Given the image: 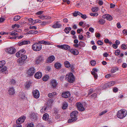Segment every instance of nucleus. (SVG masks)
I'll list each match as a JSON object with an SVG mask.
<instances>
[{"label":"nucleus","mask_w":127,"mask_h":127,"mask_svg":"<svg viewBox=\"0 0 127 127\" xmlns=\"http://www.w3.org/2000/svg\"><path fill=\"white\" fill-rule=\"evenodd\" d=\"M10 82L11 84H14L16 83L14 79H12L10 81Z\"/></svg>","instance_id":"obj_53"},{"label":"nucleus","mask_w":127,"mask_h":127,"mask_svg":"<svg viewBox=\"0 0 127 127\" xmlns=\"http://www.w3.org/2000/svg\"><path fill=\"white\" fill-rule=\"evenodd\" d=\"M55 116V118L56 119H58L60 117V115L59 114H57L56 116Z\"/></svg>","instance_id":"obj_62"},{"label":"nucleus","mask_w":127,"mask_h":127,"mask_svg":"<svg viewBox=\"0 0 127 127\" xmlns=\"http://www.w3.org/2000/svg\"><path fill=\"white\" fill-rule=\"evenodd\" d=\"M121 48L124 50H125L127 49V47L126 45L123 44L122 45Z\"/></svg>","instance_id":"obj_54"},{"label":"nucleus","mask_w":127,"mask_h":127,"mask_svg":"<svg viewBox=\"0 0 127 127\" xmlns=\"http://www.w3.org/2000/svg\"><path fill=\"white\" fill-rule=\"evenodd\" d=\"M49 115L47 113H45L43 115L42 119L43 120L46 121L49 119Z\"/></svg>","instance_id":"obj_26"},{"label":"nucleus","mask_w":127,"mask_h":127,"mask_svg":"<svg viewBox=\"0 0 127 127\" xmlns=\"http://www.w3.org/2000/svg\"><path fill=\"white\" fill-rule=\"evenodd\" d=\"M49 76L47 75H45L43 78V80L45 81H47L49 78Z\"/></svg>","instance_id":"obj_37"},{"label":"nucleus","mask_w":127,"mask_h":127,"mask_svg":"<svg viewBox=\"0 0 127 127\" xmlns=\"http://www.w3.org/2000/svg\"><path fill=\"white\" fill-rule=\"evenodd\" d=\"M81 13L79 12L75 11L73 13V15L74 17L77 16L78 15L80 16H81Z\"/></svg>","instance_id":"obj_31"},{"label":"nucleus","mask_w":127,"mask_h":127,"mask_svg":"<svg viewBox=\"0 0 127 127\" xmlns=\"http://www.w3.org/2000/svg\"><path fill=\"white\" fill-rule=\"evenodd\" d=\"M17 31L14 30L11 32L9 33V34L11 35H15L18 34V33H17Z\"/></svg>","instance_id":"obj_36"},{"label":"nucleus","mask_w":127,"mask_h":127,"mask_svg":"<svg viewBox=\"0 0 127 127\" xmlns=\"http://www.w3.org/2000/svg\"><path fill=\"white\" fill-rule=\"evenodd\" d=\"M27 58V56L26 55H24L19 58L17 60V61L20 65H22L25 62V60Z\"/></svg>","instance_id":"obj_4"},{"label":"nucleus","mask_w":127,"mask_h":127,"mask_svg":"<svg viewBox=\"0 0 127 127\" xmlns=\"http://www.w3.org/2000/svg\"><path fill=\"white\" fill-rule=\"evenodd\" d=\"M127 112L125 109H122L118 111L117 116L120 119H122L127 115Z\"/></svg>","instance_id":"obj_1"},{"label":"nucleus","mask_w":127,"mask_h":127,"mask_svg":"<svg viewBox=\"0 0 127 127\" xmlns=\"http://www.w3.org/2000/svg\"><path fill=\"white\" fill-rule=\"evenodd\" d=\"M54 100L52 99H50L48 101V103L49 104H51L53 102Z\"/></svg>","instance_id":"obj_58"},{"label":"nucleus","mask_w":127,"mask_h":127,"mask_svg":"<svg viewBox=\"0 0 127 127\" xmlns=\"http://www.w3.org/2000/svg\"><path fill=\"white\" fill-rule=\"evenodd\" d=\"M57 47L66 50H69L70 48L69 46L66 44L57 45Z\"/></svg>","instance_id":"obj_6"},{"label":"nucleus","mask_w":127,"mask_h":127,"mask_svg":"<svg viewBox=\"0 0 127 127\" xmlns=\"http://www.w3.org/2000/svg\"><path fill=\"white\" fill-rule=\"evenodd\" d=\"M98 71L97 69L94 68L93 69L92 71L91 72L92 74L94 75L95 79H97V76L96 72Z\"/></svg>","instance_id":"obj_12"},{"label":"nucleus","mask_w":127,"mask_h":127,"mask_svg":"<svg viewBox=\"0 0 127 127\" xmlns=\"http://www.w3.org/2000/svg\"><path fill=\"white\" fill-rule=\"evenodd\" d=\"M45 45H51V43L48 42V41H45L44 44Z\"/></svg>","instance_id":"obj_61"},{"label":"nucleus","mask_w":127,"mask_h":127,"mask_svg":"<svg viewBox=\"0 0 127 127\" xmlns=\"http://www.w3.org/2000/svg\"><path fill=\"white\" fill-rule=\"evenodd\" d=\"M66 79L70 83H72L75 81V78L73 74L71 73L67 74L66 76Z\"/></svg>","instance_id":"obj_2"},{"label":"nucleus","mask_w":127,"mask_h":127,"mask_svg":"<svg viewBox=\"0 0 127 127\" xmlns=\"http://www.w3.org/2000/svg\"><path fill=\"white\" fill-rule=\"evenodd\" d=\"M31 43L30 41L27 40H24L18 43V44L19 46H21L24 45H26L28 44H30Z\"/></svg>","instance_id":"obj_18"},{"label":"nucleus","mask_w":127,"mask_h":127,"mask_svg":"<svg viewBox=\"0 0 127 127\" xmlns=\"http://www.w3.org/2000/svg\"><path fill=\"white\" fill-rule=\"evenodd\" d=\"M26 119V117L25 116H23L19 118L16 121L17 124H21Z\"/></svg>","instance_id":"obj_11"},{"label":"nucleus","mask_w":127,"mask_h":127,"mask_svg":"<svg viewBox=\"0 0 127 127\" xmlns=\"http://www.w3.org/2000/svg\"><path fill=\"white\" fill-rule=\"evenodd\" d=\"M35 71V69L33 67H32L28 70L27 73L28 76H31L33 75Z\"/></svg>","instance_id":"obj_8"},{"label":"nucleus","mask_w":127,"mask_h":127,"mask_svg":"<svg viewBox=\"0 0 127 127\" xmlns=\"http://www.w3.org/2000/svg\"><path fill=\"white\" fill-rule=\"evenodd\" d=\"M77 120V118H71V119H69L68 120V123H71V122H73L76 121Z\"/></svg>","instance_id":"obj_34"},{"label":"nucleus","mask_w":127,"mask_h":127,"mask_svg":"<svg viewBox=\"0 0 127 127\" xmlns=\"http://www.w3.org/2000/svg\"><path fill=\"white\" fill-rule=\"evenodd\" d=\"M79 44H80L81 46L82 47H84L85 46V43L82 41H80L79 42Z\"/></svg>","instance_id":"obj_56"},{"label":"nucleus","mask_w":127,"mask_h":127,"mask_svg":"<svg viewBox=\"0 0 127 127\" xmlns=\"http://www.w3.org/2000/svg\"><path fill=\"white\" fill-rule=\"evenodd\" d=\"M19 51L21 56L24 54L25 53V51L24 49H21Z\"/></svg>","instance_id":"obj_39"},{"label":"nucleus","mask_w":127,"mask_h":127,"mask_svg":"<svg viewBox=\"0 0 127 127\" xmlns=\"http://www.w3.org/2000/svg\"><path fill=\"white\" fill-rule=\"evenodd\" d=\"M70 95V93L68 92H64L62 94V96L64 98H67L69 97Z\"/></svg>","instance_id":"obj_15"},{"label":"nucleus","mask_w":127,"mask_h":127,"mask_svg":"<svg viewBox=\"0 0 127 127\" xmlns=\"http://www.w3.org/2000/svg\"><path fill=\"white\" fill-rule=\"evenodd\" d=\"M48 22H46L45 21H43L41 23V25H42L44 26L46 25L47 24H48Z\"/></svg>","instance_id":"obj_59"},{"label":"nucleus","mask_w":127,"mask_h":127,"mask_svg":"<svg viewBox=\"0 0 127 127\" xmlns=\"http://www.w3.org/2000/svg\"><path fill=\"white\" fill-rule=\"evenodd\" d=\"M62 25L60 24L58 22H57L54 25H53L52 27L54 28H60L61 27Z\"/></svg>","instance_id":"obj_22"},{"label":"nucleus","mask_w":127,"mask_h":127,"mask_svg":"<svg viewBox=\"0 0 127 127\" xmlns=\"http://www.w3.org/2000/svg\"><path fill=\"white\" fill-rule=\"evenodd\" d=\"M119 69L117 67H114L111 69V73H113L118 71Z\"/></svg>","instance_id":"obj_28"},{"label":"nucleus","mask_w":127,"mask_h":127,"mask_svg":"<svg viewBox=\"0 0 127 127\" xmlns=\"http://www.w3.org/2000/svg\"><path fill=\"white\" fill-rule=\"evenodd\" d=\"M12 27L13 28H14L15 27L18 28L20 27V25L18 24H15L14 25H12Z\"/></svg>","instance_id":"obj_51"},{"label":"nucleus","mask_w":127,"mask_h":127,"mask_svg":"<svg viewBox=\"0 0 127 127\" xmlns=\"http://www.w3.org/2000/svg\"><path fill=\"white\" fill-rule=\"evenodd\" d=\"M98 3V4L100 5H102L103 4V2L101 0H99Z\"/></svg>","instance_id":"obj_63"},{"label":"nucleus","mask_w":127,"mask_h":127,"mask_svg":"<svg viewBox=\"0 0 127 127\" xmlns=\"http://www.w3.org/2000/svg\"><path fill=\"white\" fill-rule=\"evenodd\" d=\"M5 52L8 54H13L16 52V49L13 47H11L6 48L5 50Z\"/></svg>","instance_id":"obj_5"},{"label":"nucleus","mask_w":127,"mask_h":127,"mask_svg":"<svg viewBox=\"0 0 127 127\" xmlns=\"http://www.w3.org/2000/svg\"><path fill=\"white\" fill-rule=\"evenodd\" d=\"M91 65L92 66H94L96 64V62L94 60H92L91 61Z\"/></svg>","instance_id":"obj_52"},{"label":"nucleus","mask_w":127,"mask_h":127,"mask_svg":"<svg viewBox=\"0 0 127 127\" xmlns=\"http://www.w3.org/2000/svg\"><path fill=\"white\" fill-rule=\"evenodd\" d=\"M98 8L97 7L93 8L92 9V11L93 12H96L98 11Z\"/></svg>","instance_id":"obj_47"},{"label":"nucleus","mask_w":127,"mask_h":127,"mask_svg":"<svg viewBox=\"0 0 127 127\" xmlns=\"http://www.w3.org/2000/svg\"><path fill=\"white\" fill-rule=\"evenodd\" d=\"M105 20L102 19H100L98 21V23L100 24L103 25L105 23Z\"/></svg>","instance_id":"obj_38"},{"label":"nucleus","mask_w":127,"mask_h":127,"mask_svg":"<svg viewBox=\"0 0 127 127\" xmlns=\"http://www.w3.org/2000/svg\"><path fill=\"white\" fill-rule=\"evenodd\" d=\"M37 114L34 112H31L30 114L31 118L34 120H36L37 118Z\"/></svg>","instance_id":"obj_19"},{"label":"nucleus","mask_w":127,"mask_h":127,"mask_svg":"<svg viewBox=\"0 0 127 127\" xmlns=\"http://www.w3.org/2000/svg\"><path fill=\"white\" fill-rule=\"evenodd\" d=\"M57 95V94L55 92H54L52 93H49L48 94V96L50 98L54 97Z\"/></svg>","instance_id":"obj_25"},{"label":"nucleus","mask_w":127,"mask_h":127,"mask_svg":"<svg viewBox=\"0 0 127 127\" xmlns=\"http://www.w3.org/2000/svg\"><path fill=\"white\" fill-rule=\"evenodd\" d=\"M101 86L103 89H105L106 88L108 87L107 83L105 84H103L101 85Z\"/></svg>","instance_id":"obj_41"},{"label":"nucleus","mask_w":127,"mask_h":127,"mask_svg":"<svg viewBox=\"0 0 127 127\" xmlns=\"http://www.w3.org/2000/svg\"><path fill=\"white\" fill-rule=\"evenodd\" d=\"M78 114V112L77 111H74L70 114L71 118H77V116Z\"/></svg>","instance_id":"obj_14"},{"label":"nucleus","mask_w":127,"mask_h":127,"mask_svg":"<svg viewBox=\"0 0 127 127\" xmlns=\"http://www.w3.org/2000/svg\"><path fill=\"white\" fill-rule=\"evenodd\" d=\"M108 112V111L107 110H104V111H102L99 114V116H101V115L105 114V113H107Z\"/></svg>","instance_id":"obj_48"},{"label":"nucleus","mask_w":127,"mask_h":127,"mask_svg":"<svg viewBox=\"0 0 127 127\" xmlns=\"http://www.w3.org/2000/svg\"><path fill=\"white\" fill-rule=\"evenodd\" d=\"M90 15L92 16L96 17L98 15V14L96 13H91Z\"/></svg>","instance_id":"obj_46"},{"label":"nucleus","mask_w":127,"mask_h":127,"mask_svg":"<svg viewBox=\"0 0 127 127\" xmlns=\"http://www.w3.org/2000/svg\"><path fill=\"white\" fill-rule=\"evenodd\" d=\"M54 66L57 69L60 68L61 67V64L60 63L57 62L54 64Z\"/></svg>","instance_id":"obj_30"},{"label":"nucleus","mask_w":127,"mask_h":127,"mask_svg":"<svg viewBox=\"0 0 127 127\" xmlns=\"http://www.w3.org/2000/svg\"><path fill=\"white\" fill-rule=\"evenodd\" d=\"M67 106V104L66 103H64L63 105L62 106V109H66Z\"/></svg>","instance_id":"obj_44"},{"label":"nucleus","mask_w":127,"mask_h":127,"mask_svg":"<svg viewBox=\"0 0 127 127\" xmlns=\"http://www.w3.org/2000/svg\"><path fill=\"white\" fill-rule=\"evenodd\" d=\"M81 16H80L83 19H86L87 17V16L85 14H83L82 13H81Z\"/></svg>","instance_id":"obj_50"},{"label":"nucleus","mask_w":127,"mask_h":127,"mask_svg":"<svg viewBox=\"0 0 127 127\" xmlns=\"http://www.w3.org/2000/svg\"><path fill=\"white\" fill-rule=\"evenodd\" d=\"M32 84V82L30 81H28L26 82L24 84L25 88L27 89H28Z\"/></svg>","instance_id":"obj_16"},{"label":"nucleus","mask_w":127,"mask_h":127,"mask_svg":"<svg viewBox=\"0 0 127 127\" xmlns=\"http://www.w3.org/2000/svg\"><path fill=\"white\" fill-rule=\"evenodd\" d=\"M64 64L65 66L67 68L69 67L70 66V64L69 62L67 61H65L64 62Z\"/></svg>","instance_id":"obj_32"},{"label":"nucleus","mask_w":127,"mask_h":127,"mask_svg":"<svg viewBox=\"0 0 127 127\" xmlns=\"http://www.w3.org/2000/svg\"><path fill=\"white\" fill-rule=\"evenodd\" d=\"M120 51L119 50H116L115 53V54L116 55H118L120 53Z\"/></svg>","instance_id":"obj_55"},{"label":"nucleus","mask_w":127,"mask_h":127,"mask_svg":"<svg viewBox=\"0 0 127 127\" xmlns=\"http://www.w3.org/2000/svg\"><path fill=\"white\" fill-rule=\"evenodd\" d=\"M27 127H33L34 125L32 123H28L27 125Z\"/></svg>","instance_id":"obj_42"},{"label":"nucleus","mask_w":127,"mask_h":127,"mask_svg":"<svg viewBox=\"0 0 127 127\" xmlns=\"http://www.w3.org/2000/svg\"><path fill=\"white\" fill-rule=\"evenodd\" d=\"M83 37V36L82 35L80 34L78 36V38L79 39L81 40H82Z\"/></svg>","instance_id":"obj_64"},{"label":"nucleus","mask_w":127,"mask_h":127,"mask_svg":"<svg viewBox=\"0 0 127 127\" xmlns=\"http://www.w3.org/2000/svg\"><path fill=\"white\" fill-rule=\"evenodd\" d=\"M55 59V57L53 56H51L48 58L47 62L51 63Z\"/></svg>","instance_id":"obj_24"},{"label":"nucleus","mask_w":127,"mask_h":127,"mask_svg":"<svg viewBox=\"0 0 127 127\" xmlns=\"http://www.w3.org/2000/svg\"><path fill=\"white\" fill-rule=\"evenodd\" d=\"M15 93V90L13 87L9 88L8 90V94L10 95H12Z\"/></svg>","instance_id":"obj_21"},{"label":"nucleus","mask_w":127,"mask_h":127,"mask_svg":"<svg viewBox=\"0 0 127 127\" xmlns=\"http://www.w3.org/2000/svg\"><path fill=\"white\" fill-rule=\"evenodd\" d=\"M5 63V61L4 60H2L0 61V68L3 66Z\"/></svg>","instance_id":"obj_35"},{"label":"nucleus","mask_w":127,"mask_h":127,"mask_svg":"<svg viewBox=\"0 0 127 127\" xmlns=\"http://www.w3.org/2000/svg\"><path fill=\"white\" fill-rule=\"evenodd\" d=\"M76 105L78 110L79 111H82L85 110L84 107L81 103L80 102L77 103H76Z\"/></svg>","instance_id":"obj_7"},{"label":"nucleus","mask_w":127,"mask_h":127,"mask_svg":"<svg viewBox=\"0 0 127 127\" xmlns=\"http://www.w3.org/2000/svg\"><path fill=\"white\" fill-rule=\"evenodd\" d=\"M32 48L33 50L35 51H39L41 49L42 45L38 42L35 43L32 45Z\"/></svg>","instance_id":"obj_3"},{"label":"nucleus","mask_w":127,"mask_h":127,"mask_svg":"<svg viewBox=\"0 0 127 127\" xmlns=\"http://www.w3.org/2000/svg\"><path fill=\"white\" fill-rule=\"evenodd\" d=\"M44 59L41 56H37L35 60V62L36 64H38L40 63H42Z\"/></svg>","instance_id":"obj_10"},{"label":"nucleus","mask_w":127,"mask_h":127,"mask_svg":"<svg viewBox=\"0 0 127 127\" xmlns=\"http://www.w3.org/2000/svg\"><path fill=\"white\" fill-rule=\"evenodd\" d=\"M71 29V28L70 27H67L65 28L64 29V31L66 33H69V32Z\"/></svg>","instance_id":"obj_33"},{"label":"nucleus","mask_w":127,"mask_h":127,"mask_svg":"<svg viewBox=\"0 0 127 127\" xmlns=\"http://www.w3.org/2000/svg\"><path fill=\"white\" fill-rule=\"evenodd\" d=\"M42 76V74L41 72H38L35 74L34 77L35 78L38 79L41 78Z\"/></svg>","instance_id":"obj_17"},{"label":"nucleus","mask_w":127,"mask_h":127,"mask_svg":"<svg viewBox=\"0 0 127 127\" xmlns=\"http://www.w3.org/2000/svg\"><path fill=\"white\" fill-rule=\"evenodd\" d=\"M32 93L33 96L35 98H38L39 97L40 94L39 91L38 90H33Z\"/></svg>","instance_id":"obj_9"},{"label":"nucleus","mask_w":127,"mask_h":127,"mask_svg":"<svg viewBox=\"0 0 127 127\" xmlns=\"http://www.w3.org/2000/svg\"><path fill=\"white\" fill-rule=\"evenodd\" d=\"M44 20L45 19L49 20L51 19V17L50 16H44Z\"/></svg>","instance_id":"obj_49"},{"label":"nucleus","mask_w":127,"mask_h":127,"mask_svg":"<svg viewBox=\"0 0 127 127\" xmlns=\"http://www.w3.org/2000/svg\"><path fill=\"white\" fill-rule=\"evenodd\" d=\"M102 18L104 19H106L107 20L109 21L112 20L113 19L111 15L108 14H106L103 15L102 16Z\"/></svg>","instance_id":"obj_13"},{"label":"nucleus","mask_w":127,"mask_h":127,"mask_svg":"<svg viewBox=\"0 0 127 127\" xmlns=\"http://www.w3.org/2000/svg\"><path fill=\"white\" fill-rule=\"evenodd\" d=\"M97 43L99 45H103V43L101 40H98L97 41Z\"/></svg>","instance_id":"obj_57"},{"label":"nucleus","mask_w":127,"mask_h":127,"mask_svg":"<svg viewBox=\"0 0 127 127\" xmlns=\"http://www.w3.org/2000/svg\"><path fill=\"white\" fill-rule=\"evenodd\" d=\"M108 87H110L113 86L115 83V81H111L107 83Z\"/></svg>","instance_id":"obj_27"},{"label":"nucleus","mask_w":127,"mask_h":127,"mask_svg":"<svg viewBox=\"0 0 127 127\" xmlns=\"http://www.w3.org/2000/svg\"><path fill=\"white\" fill-rule=\"evenodd\" d=\"M20 18V16H15L14 18V21H17Z\"/></svg>","instance_id":"obj_40"},{"label":"nucleus","mask_w":127,"mask_h":127,"mask_svg":"<svg viewBox=\"0 0 127 127\" xmlns=\"http://www.w3.org/2000/svg\"><path fill=\"white\" fill-rule=\"evenodd\" d=\"M7 68L6 66H4L1 70V72H2L4 73L5 74H7L8 72L6 70Z\"/></svg>","instance_id":"obj_29"},{"label":"nucleus","mask_w":127,"mask_h":127,"mask_svg":"<svg viewBox=\"0 0 127 127\" xmlns=\"http://www.w3.org/2000/svg\"><path fill=\"white\" fill-rule=\"evenodd\" d=\"M46 107H43L40 110L41 113H45V111H46Z\"/></svg>","instance_id":"obj_45"},{"label":"nucleus","mask_w":127,"mask_h":127,"mask_svg":"<svg viewBox=\"0 0 127 127\" xmlns=\"http://www.w3.org/2000/svg\"><path fill=\"white\" fill-rule=\"evenodd\" d=\"M29 28L31 29H34L35 30H36L37 29V27L35 26H30L29 27Z\"/></svg>","instance_id":"obj_60"},{"label":"nucleus","mask_w":127,"mask_h":127,"mask_svg":"<svg viewBox=\"0 0 127 127\" xmlns=\"http://www.w3.org/2000/svg\"><path fill=\"white\" fill-rule=\"evenodd\" d=\"M58 110L56 109H55L53 113V116H56L57 114H58Z\"/></svg>","instance_id":"obj_43"},{"label":"nucleus","mask_w":127,"mask_h":127,"mask_svg":"<svg viewBox=\"0 0 127 127\" xmlns=\"http://www.w3.org/2000/svg\"><path fill=\"white\" fill-rule=\"evenodd\" d=\"M70 51L74 55H77L79 54V52L78 50L74 49H70Z\"/></svg>","instance_id":"obj_23"},{"label":"nucleus","mask_w":127,"mask_h":127,"mask_svg":"<svg viewBox=\"0 0 127 127\" xmlns=\"http://www.w3.org/2000/svg\"><path fill=\"white\" fill-rule=\"evenodd\" d=\"M51 84L53 87H56L58 84L56 80L55 79L52 80L51 82Z\"/></svg>","instance_id":"obj_20"}]
</instances>
